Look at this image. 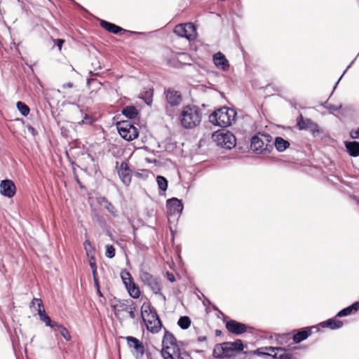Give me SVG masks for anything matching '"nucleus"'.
I'll list each match as a JSON object with an SVG mask.
<instances>
[{
    "label": "nucleus",
    "instance_id": "f257e3e1",
    "mask_svg": "<svg viewBox=\"0 0 359 359\" xmlns=\"http://www.w3.org/2000/svg\"><path fill=\"white\" fill-rule=\"evenodd\" d=\"M181 125L187 129L198 126L202 119L201 110L195 105H187L183 107L179 117Z\"/></svg>",
    "mask_w": 359,
    "mask_h": 359
},
{
    "label": "nucleus",
    "instance_id": "f03ea898",
    "mask_svg": "<svg viewBox=\"0 0 359 359\" xmlns=\"http://www.w3.org/2000/svg\"><path fill=\"white\" fill-rule=\"evenodd\" d=\"M236 116V112L233 109L222 107L210 115L209 121L215 126L226 128L234 122Z\"/></svg>",
    "mask_w": 359,
    "mask_h": 359
},
{
    "label": "nucleus",
    "instance_id": "7ed1b4c3",
    "mask_svg": "<svg viewBox=\"0 0 359 359\" xmlns=\"http://www.w3.org/2000/svg\"><path fill=\"white\" fill-rule=\"evenodd\" d=\"M142 318L148 331L152 333L158 332L161 327V321L155 309H151L150 305L143 304L142 307Z\"/></svg>",
    "mask_w": 359,
    "mask_h": 359
},
{
    "label": "nucleus",
    "instance_id": "20e7f679",
    "mask_svg": "<svg viewBox=\"0 0 359 359\" xmlns=\"http://www.w3.org/2000/svg\"><path fill=\"white\" fill-rule=\"evenodd\" d=\"M271 140L270 135L259 133L251 138L250 148L256 153L266 154L270 151L269 148H272L270 144Z\"/></svg>",
    "mask_w": 359,
    "mask_h": 359
},
{
    "label": "nucleus",
    "instance_id": "39448f33",
    "mask_svg": "<svg viewBox=\"0 0 359 359\" xmlns=\"http://www.w3.org/2000/svg\"><path fill=\"white\" fill-rule=\"evenodd\" d=\"M117 129L119 135L127 141L135 140L139 135L137 128L128 121L118 123Z\"/></svg>",
    "mask_w": 359,
    "mask_h": 359
},
{
    "label": "nucleus",
    "instance_id": "423d86ee",
    "mask_svg": "<svg viewBox=\"0 0 359 359\" xmlns=\"http://www.w3.org/2000/svg\"><path fill=\"white\" fill-rule=\"evenodd\" d=\"M212 138L218 146L223 148L231 149L236 145L235 136L230 132H216Z\"/></svg>",
    "mask_w": 359,
    "mask_h": 359
},
{
    "label": "nucleus",
    "instance_id": "0eeeda50",
    "mask_svg": "<svg viewBox=\"0 0 359 359\" xmlns=\"http://www.w3.org/2000/svg\"><path fill=\"white\" fill-rule=\"evenodd\" d=\"M140 276L144 284L147 285L154 294H159L165 299V297L161 293V283L158 278L144 271L140 272Z\"/></svg>",
    "mask_w": 359,
    "mask_h": 359
},
{
    "label": "nucleus",
    "instance_id": "6e6552de",
    "mask_svg": "<svg viewBox=\"0 0 359 359\" xmlns=\"http://www.w3.org/2000/svg\"><path fill=\"white\" fill-rule=\"evenodd\" d=\"M121 277L126 288L130 296L134 299H137L140 296V290L138 286L133 282L130 273L126 270L121 272Z\"/></svg>",
    "mask_w": 359,
    "mask_h": 359
},
{
    "label": "nucleus",
    "instance_id": "1a4fd4ad",
    "mask_svg": "<svg viewBox=\"0 0 359 359\" xmlns=\"http://www.w3.org/2000/svg\"><path fill=\"white\" fill-rule=\"evenodd\" d=\"M174 32L180 37L192 40L196 37V29L194 25L189 22L176 25L174 29Z\"/></svg>",
    "mask_w": 359,
    "mask_h": 359
},
{
    "label": "nucleus",
    "instance_id": "9d476101",
    "mask_svg": "<svg viewBox=\"0 0 359 359\" xmlns=\"http://www.w3.org/2000/svg\"><path fill=\"white\" fill-rule=\"evenodd\" d=\"M297 125L299 130H309L313 136H316L320 133L318 125L311 118H304L302 114H300L297 118Z\"/></svg>",
    "mask_w": 359,
    "mask_h": 359
},
{
    "label": "nucleus",
    "instance_id": "9b49d317",
    "mask_svg": "<svg viewBox=\"0 0 359 359\" xmlns=\"http://www.w3.org/2000/svg\"><path fill=\"white\" fill-rule=\"evenodd\" d=\"M16 193V186L13 180H3L0 182V194L4 197L11 198Z\"/></svg>",
    "mask_w": 359,
    "mask_h": 359
},
{
    "label": "nucleus",
    "instance_id": "f8f14e48",
    "mask_svg": "<svg viewBox=\"0 0 359 359\" xmlns=\"http://www.w3.org/2000/svg\"><path fill=\"white\" fill-rule=\"evenodd\" d=\"M318 328L316 326L305 327L295 330L292 339L295 344H299L302 341L306 339L313 332H318Z\"/></svg>",
    "mask_w": 359,
    "mask_h": 359
},
{
    "label": "nucleus",
    "instance_id": "ddd939ff",
    "mask_svg": "<svg viewBox=\"0 0 359 359\" xmlns=\"http://www.w3.org/2000/svg\"><path fill=\"white\" fill-rule=\"evenodd\" d=\"M166 208L170 216H179L182 212L184 206L181 200L172 198L167 200Z\"/></svg>",
    "mask_w": 359,
    "mask_h": 359
},
{
    "label": "nucleus",
    "instance_id": "4468645a",
    "mask_svg": "<svg viewBox=\"0 0 359 359\" xmlns=\"http://www.w3.org/2000/svg\"><path fill=\"white\" fill-rule=\"evenodd\" d=\"M226 328L229 332L234 334H241L247 332V325L235 320H229L226 322Z\"/></svg>",
    "mask_w": 359,
    "mask_h": 359
},
{
    "label": "nucleus",
    "instance_id": "2eb2a0df",
    "mask_svg": "<svg viewBox=\"0 0 359 359\" xmlns=\"http://www.w3.org/2000/svg\"><path fill=\"white\" fill-rule=\"evenodd\" d=\"M132 170L129 168L126 162H122L118 169V174L121 182L126 186H129L131 182Z\"/></svg>",
    "mask_w": 359,
    "mask_h": 359
},
{
    "label": "nucleus",
    "instance_id": "dca6fc26",
    "mask_svg": "<svg viewBox=\"0 0 359 359\" xmlns=\"http://www.w3.org/2000/svg\"><path fill=\"white\" fill-rule=\"evenodd\" d=\"M126 340L130 348H133L135 351V356L137 358L142 357L144 353V347L138 339L134 337H127Z\"/></svg>",
    "mask_w": 359,
    "mask_h": 359
},
{
    "label": "nucleus",
    "instance_id": "f3484780",
    "mask_svg": "<svg viewBox=\"0 0 359 359\" xmlns=\"http://www.w3.org/2000/svg\"><path fill=\"white\" fill-rule=\"evenodd\" d=\"M134 302L131 299H117L116 303L111 305L115 316H117L120 312L126 311L131 306Z\"/></svg>",
    "mask_w": 359,
    "mask_h": 359
},
{
    "label": "nucleus",
    "instance_id": "a211bd4d",
    "mask_svg": "<svg viewBox=\"0 0 359 359\" xmlns=\"http://www.w3.org/2000/svg\"><path fill=\"white\" fill-rule=\"evenodd\" d=\"M224 347L228 351V358H231L233 355L234 351H241L243 349V341L241 339H236L233 342L228 341L224 342Z\"/></svg>",
    "mask_w": 359,
    "mask_h": 359
},
{
    "label": "nucleus",
    "instance_id": "6ab92c4d",
    "mask_svg": "<svg viewBox=\"0 0 359 359\" xmlns=\"http://www.w3.org/2000/svg\"><path fill=\"white\" fill-rule=\"evenodd\" d=\"M100 25L103 29L114 34H121V32H127L122 27L104 20H100Z\"/></svg>",
    "mask_w": 359,
    "mask_h": 359
},
{
    "label": "nucleus",
    "instance_id": "aec40b11",
    "mask_svg": "<svg viewBox=\"0 0 359 359\" xmlns=\"http://www.w3.org/2000/svg\"><path fill=\"white\" fill-rule=\"evenodd\" d=\"M176 339L174 335L170 333L168 331L165 330V335L163 338V348H168V349L173 350V353H175V350L178 349L176 345Z\"/></svg>",
    "mask_w": 359,
    "mask_h": 359
},
{
    "label": "nucleus",
    "instance_id": "412c9836",
    "mask_svg": "<svg viewBox=\"0 0 359 359\" xmlns=\"http://www.w3.org/2000/svg\"><path fill=\"white\" fill-rule=\"evenodd\" d=\"M166 100L171 106H177L182 102V95L178 91L168 89L166 91Z\"/></svg>",
    "mask_w": 359,
    "mask_h": 359
},
{
    "label": "nucleus",
    "instance_id": "4be33fe9",
    "mask_svg": "<svg viewBox=\"0 0 359 359\" xmlns=\"http://www.w3.org/2000/svg\"><path fill=\"white\" fill-rule=\"evenodd\" d=\"M213 62L216 67L222 70L227 69L229 66L228 60L226 59L224 54L220 52L217 53L213 55Z\"/></svg>",
    "mask_w": 359,
    "mask_h": 359
},
{
    "label": "nucleus",
    "instance_id": "5701e85b",
    "mask_svg": "<svg viewBox=\"0 0 359 359\" xmlns=\"http://www.w3.org/2000/svg\"><path fill=\"white\" fill-rule=\"evenodd\" d=\"M228 351L224 347V343L216 344L212 351V355L215 358L222 359L228 358Z\"/></svg>",
    "mask_w": 359,
    "mask_h": 359
},
{
    "label": "nucleus",
    "instance_id": "b1692460",
    "mask_svg": "<svg viewBox=\"0 0 359 359\" xmlns=\"http://www.w3.org/2000/svg\"><path fill=\"white\" fill-rule=\"evenodd\" d=\"M345 147L351 156L357 157L359 156V142L356 141L345 142Z\"/></svg>",
    "mask_w": 359,
    "mask_h": 359
},
{
    "label": "nucleus",
    "instance_id": "393cba45",
    "mask_svg": "<svg viewBox=\"0 0 359 359\" xmlns=\"http://www.w3.org/2000/svg\"><path fill=\"white\" fill-rule=\"evenodd\" d=\"M320 325L323 328L328 327L331 330H337L341 328L343 326V322L335 318H330L320 323Z\"/></svg>",
    "mask_w": 359,
    "mask_h": 359
},
{
    "label": "nucleus",
    "instance_id": "a878e982",
    "mask_svg": "<svg viewBox=\"0 0 359 359\" xmlns=\"http://www.w3.org/2000/svg\"><path fill=\"white\" fill-rule=\"evenodd\" d=\"M358 310H359V301L355 302L351 306L343 309L342 310L337 313L336 316L339 318L347 316L351 314L353 312L357 311Z\"/></svg>",
    "mask_w": 359,
    "mask_h": 359
},
{
    "label": "nucleus",
    "instance_id": "bb28decb",
    "mask_svg": "<svg viewBox=\"0 0 359 359\" xmlns=\"http://www.w3.org/2000/svg\"><path fill=\"white\" fill-rule=\"evenodd\" d=\"M97 201L100 205H104V207L109 211V212L112 215V216H116V210L115 207L107 199V198L99 197L97 198Z\"/></svg>",
    "mask_w": 359,
    "mask_h": 359
},
{
    "label": "nucleus",
    "instance_id": "cd10ccee",
    "mask_svg": "<svg viewBox=\"0 0 359 359\" xmlns=\"http://www.w3.org/2000/svg\"><path fill=\"white\" fill-rule=\"evenodd\" d=\"M278 347L265 346L257 349L255 353L259 355H268L273 357V355L278 351Z\"/></svg>",
    "mask_w": 359,
    "mask_h": 359
},
{
    "label": "nucleus",
    "instance_id": "c85d7f7f",
    "mask_svg": "<svg viewBox=\"0 0 359 359\" xmlns=\"http://www.w3.org/2000/svg\"><path fill=\"white\" fill-rule=\"evenodd\" d=\"M273 144L276 149L280 152L285 151L290 146V142L281 137H276Z\"/></svg>",
    "mask_w": 359,
    "mask_h": 359
},
{
    "label": "nucleus",
    "instance_id": "c756f323",
    "mask_svg": "<svg viewBox=\"0 0 359 359\" xmlns=\"http://www.w3.org/2000/svg\"><path fill=\"white\" fill-rule=\"evenodd\" d=\"M122 114L128 118H135L138 111L134 106H126L122 109Z\"/></svg>",
    "mask_w": 359,
    "mask_h": 359
},
{
    "label": "nucleus",
    "instance_id": "7c9ffc66",
    "mask_svg": "<svg viewBox=\"0 0 359 359\" xmlns=\"http://www.w3.org/2000/svg\"><path fill=\"white\" fill-rule=\"evenodd\" d=\"M35 304H36V305H37L36 310H37L38 314L39 316V319L42 318V317H43V316L46 315V311L43 308L42 301L40 299L34 298L32 302V304L34 305Z\"/></svg>",
    "mask_w": 359,
    "mask_h": 359
},
{
    "label": "nucleus",
    "instance_id": "2f4dec72",
    "mask_svg": "<svg viewBox=\"0 0 359 359\" xmlns=\"http://www.w3.org/2000/svg\"><path fill=\"white\" fill-rule=\"evenodd\" d=\"M55 329H57L60 334L62 336V337L67 340L70 341L72 339V337L67 330L66 327H65L62 325L57 323L55 327Z\"/></svg>",
    "mask_w": 359,
    "mask_h": 359
},
{
    "label": "nucleus",
    "instance_id": "473e14b6",
    "mask_svg": "<svg viewBox=\"0 0 359 359\" xmlns=\"http://www.w3.org/2000/svg\"><path fill=\"white\" fill-rule=\"evenodd\" d=\"M289 353L285 349L278 347V351L273 355L274 359H287L289 358Z\"/></svg>",
    "mask_w": 359,
    "mask_h": 359
},
{
    "label": "nucleus",
    "instance_id": "72a5a7b5",
    "mask_svg": "<svg viewBox=\"0 0 359 359\" xmlns=\"http://www.w3.org/2000/svg\"><path fill=\"white\" fill-rule=\"evenodd\" d=\"M84 250L86 251L87 257L95 256V250L94 247L91 245V243L89 240H86L83 243Z\"/></svg>",
    "mask_w": 359,
    "mask_h": 359
},
{
    "label": "nucleus",
    "instance_id": "f704fd0d",
    "mask_svg": "<svg viewBox=\"0 0 359 359\" xmlns=\"http://www.w3.org/2000/svg\"><path fill=\"white\" fill-rule=\"evenodd\" d=\"M177 325L182 329L189 328L191 325V319L188 316H181L178 320Z\"/></svg>",
    "mask_w": 359,
    "mask_h": 359
},
{
    "label": "nucleus",
    "instance_id": "c9c22d12",
    "mask_svg": "<svg viewBox=\"0 0 359 359\" xmlns=\"http://www.w3.org/2000/svg\"><path fill=\"white\" fill-rule=\"evenodd\" d=\"M156 182L158 186V188L163 191H165L168 189V180L165 177L163 176H158L156 177Z\"/></svg>",
    "mask_w": 359,
    "mask_h": 359
},
{
    "label": "nucleus",
    "instance_id": "e433bc0d",
    "mask_svg": "<svg viewBox=\"0 0 359 359\" xmlns=\"http://www.w3.org/2000/svg\"><path fill=\"white\" fill-rule=\"evenodd\" d=\"M17 108L21 114L24 116H27L29 113V107L22 102H18L16 104Z\"/></svg>",
    "mask_w": 359,
    "mask_h": 359
},
{
    "label": "nucleus",
    "instance_id": "4c0bfd02",
    "mask_svg": "<svg viewBox=\"0 0 359 359\" xmlns=\"http://www.w3.org/2000/svg\"><path fill=\"white\" fill-rule=\"evenodd\" d=\"M40 320L42 322H43L46 326H48L52 329H55L56 325L58 323L56 322H53L50 318V316H48L47 314L46 316H43V317H42V318H40Z\"/></svg>",
    "mask_w": 359,
    "mask_h": 359
},
{
    "label": "nucleus",
    "instance_id": "58836bf2",
    "mask_svg": "<svg viewBox=\"0 0 359 359\" xmlns=\"http://www.w3.org/2000/svg\"><path fill=\"white\" fill-rule=\"evenodd\" d=\"M175 354V352L173 353V350L168 349V348H163L161 351V355L164 359H175L173 355Z\"/></svg>",
    "mask_w": 359,
    "mask_h": 359
},
{
    "label": "nucleus",
    "instance_id": "ea45409f",
    "mask_svg": "<svg viewBox=\"0 0 359 359\" xmlns=\"http://www.w3.org/2000/svg\"><path fill=\"white\" fill-rule=\"evenodd\" d=\"M105 255L109 258H113L115 256V248L111 245H107L106 246Z\"/></svg>",
    "mask_w": 359,
    "mask_h": 359
},
{
    "label": "nucleus",
    "instance_id": "a19ab883",
    "mask_svg": "<svg viewBox=\"0 0 359 359\" xmlns=\"http://www.w3.org/2000/svg\"><path fill=\"white\" fill-rule=\"evenodd\" d=\"M88 259H89V265L90 266V268L92 269L93 270V276H94V278H95V273H96V263H95V256H90V257H88Z\"/></svg>",
    "mask_w": 359,
    "mask_h": 359
},
{
    "label": "nucleus",
    "instance_id": "79ce46f5",
    "mask_svg": "<svg viewBox=\"0 0 359 359\" xmlns=\"http://www.w3.org/2000/svg\"><path fill=\"white\" fill-rule=\"evenodd\" d=\"M323 106L325 108V109H327L329 110H332V111H339L341 106H336V105H334V104H330L328 103V102H325L323 104Z\"/></svg>",
    "mask_w": 359,
    "mask_h": 359
},
{
    "label": "nucleus",
    "instance_id": "37998d69",
    "mask_svg": "<svg viewBox=\"0 0 359 359\" xmlns=\"http://www.w3.org/2000/svg\"><path fill=\"white\" fill-rule=\"evenodd\" d=\"M131 306H130L128 308V310L126 311L128 313V315L130 316V318L132 319H134L136 316L135 315V311H136V308H135V303L133 302V304H131Z\"/></svg>",
    "mask_w": 359,
    "mask_h": 359
},
{
    "label": "nucleus",
    "instance_id": "c03bdc74",
    "mask_svg": "<svg viewBox=\"0 0 359 359\" xmlns=\"http://www.w3.org/2000/svg\"><path fill=\"white\" fill-rule=\"evenodd\" d=\"M93 122V118L88 116V114H85V116L81 120V121L79 122V124H92Z\"/></svg>",
    "mask_w": 359,
    "mask_h": 359
},
{
    "label": "nucleus",
    "instance_id": "a18cd8bd",
    "mask_svg": "<svg viewBox=\"0 0 359 359\" xmlns=\"http://www.w3.org/2000/svg\"><path fill=\"white\" fill-rule=\"evenodd\" d=\"M350 136L353 139H359V127L355 130H351L350 133Z\"/></svg>",
    "mask_w": 359,
    "mask_h": 359
},
{
    "label": "nucleus",
    "instance_id": "49530a36",
    "mask_svg": "<svg viewBox=\"0 0 359 359\" xmlns=\"http://www.w3.org/2000/svg\"><path fill=\"white\" fill-rule=\"evenodd\" d=\"M64 42H65V41L63 39H56L55 45L58 47V49L60 50H61Z\"/></svg>",
    "mask_w": 359,
    "mask_h": 359
},
{
    "label": "nucleus",
    "instance_id": "de8ad7c7",
    "mask_svg": "<svg viewBox=\"0 0 359 359\" xmlns=\"http://www.w3.org/2000/svg\"><path fill=\"white\" fill-rule=\"evenodd\" d=\"M167 278H168V280L170 281L171 283H173L175 281V278L172 273L167 272Z\"/></svg>",
    "mask_w": 359,
    "mask_h": 359
},
{
    "label": "nucleus",
    "instance_id": "09e8293b",
    "mask_svg": "<svg viewBox=\"0 0 359 359\" xmlns=\"http://www.w3.org/2000/svg\"><path fill=\"white\" fill-rule=\"evenodd\" d=\"M179 359H192L188 354L187 353H179L178 354Z\"/></svg>",
    "mask_w": 359,
    "mask_h": 359
},
{
    "label": "nucleus",
    "instance_id": "8fccbe9b",
    "mask_svg": "<svg viewBox=\"0 0 359 359\" xmlns=\"http://www.w3.org/2000/svg\"><path fill=\"white\" fill-rule=\"evenodd\" d=\"M73 86H74V84H73V83H72V82H68V83H64V84L62 85V88H72Z\"/></svg>",
    "mask_w": 359,
    "mask_h": 359
},
{
    "label": "nucleus",
    "instance_id": "3c124183",
    "mask_svg": "<svg viewBox=\"0 0 359 359\" xmlns=\"http://www.w3.org/2000/svg\"><path fill=\"white\" fill-rule=\"evenodd\" d=\"M206 339L207 338L205 336L198 337V341H199V342L205 341L206 340Z\"/></svg>",
    "mask_w": 359,
    "mask_h": 359
},
{
    "label": "nucleus",
    "instance_id": "603ef678",
    "mask_svg": "<svg viewBox=\"0 0 359 359\" xmlns=\"http://www.w3.org/2000/svg\"><path fill=\"white\" fill-rule=\"evenodd\" d=\"M95 283L96 285L97 286V293H98V294H99L100 297H102V293H101V292H100V289H99L98 283H97V280H96V278H95Z\"/></svg>",
    "mask_w": 359,
    "mask_h": 359
},
{
    "label": "nucleus",
    "instance_id": "864d4df0",
    "mask_svg": "<svg viewBox=\"0 0 359 359\" xmlns=\"http://www.w3.org/2000/svg\"><path fill=\"white\" fill-rule=\"evenodd\" d=\"M346 69L344 72V73L342 74V75L339 77V79H338V81H337L336 84H335V86H334V88H336L337 85L339 83V81L341 80V79L342 78V76H344V74L346 73Z\"/></svg>",
    "mask_w": 359,
    "mask_h": 359
},
{
    "label": "nucleus",
    "instance_id": "5fc2aeb1",
    "mask_svg": "<svg viewBox=\"0 0 359 359\" xmlns=\"http://www.w3.org/2000/svg\"><path fill=\"white\" fill-rule=\"evenodd\" d=\"M356 60V58H354L353 60L351 62V64L347 67V68L346 69V70L351 67V66L353 65V63L354 62V61Z\"/></svg>",
    "mask_w": 359,
    "mask_h": 359
},
{
    "label": "nucleus",
    "instance_id": "6e6d98bb",
    "mask_svg": "<svg viewBox=\"0 0 359 359\" xmlns=\"http://www.w3.org/2000/svg\"><path fill=\"white\" fill-rule=\"evenodd\" d=\"M356 60V58H354L353 60L351 62V64L347 67V68L346 69V70L351 67V66L353 65V63L354 62V61Z\"/></svg>",
    "mask_w": 359,
    "mask_h": 359
},
{
    "label": "nucleus",
    "instance_id": "4d7b16f0",
    "mask_svg": "<svg viewBox=\"0 0 359 359\" xmlns=\"http://www.w3.org/2000/svg\"><path fill=\"white\" fill-rule=\"evenodd\" d=\"M287 359H297V358L295 356H294L293 355L290 354Z\"/></svg>",
    "mask_w": 359,
    "mask_h": 359
},
{
    "label": "nucleus",
    "instance_id": "13d9d810",
    "mask_svg": "<svg viewBox=\"0 0 359 359\" xmlns=\"http://www.w3.org/2000/svg\"><path fill=\"white\" fill-rule=\"evenodd\" d=\"M29 130L31 131L32 133H33L34 131V128L32 126H29Z\"/></svg>",
    "mask_w": 359,
    "mask_h": 359
},
{
    "label": "nucleus",
    "instance_id": "bf43d9fd",
    "mask_svg": "<svg viewBox=\"0 0 359 359\" xmlns=\"http://www.w3.org/2000/svg\"><path fill=\"white\" fill-rule=\"evenodd\" d=\"M221 333H222V332H221L220 330H216V335H217V336L220 335V334H221Z\"/></svg>",
    "mask_w": 359,
    "mask_h": 359
},
{
    "label": "nucleus",
    "instance_id": "052dcab7",
    "mask_svg": "<svg viewBox=\"0 0 359 359\" xmlns=\"http://www.w3.org/2000/svg\"><path fill=\"white\" fill-rule=\"evenodd\" d=\"M94 79H88L87 81V84L89 85L91 81H93Z\"/></svg>",
    "mask_w": 359,
    "mask_h": 359
},
{
    "label": "nucleus",
    "instance_id": "680f3d73",
    "mask_svg": "<svg viewBox=\"0 0 359 359\" xmlns=\"http://www.w3.org/2000/svg\"><path fill=\"white\" fill-rule=\"evenodd\" d=\"M185 55L184 53L181 54L180 56H184Z\"/></svg>",
    "mask_w": 359,
    "mask_h": 359
}]
</instances>
